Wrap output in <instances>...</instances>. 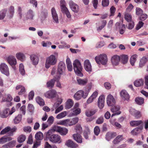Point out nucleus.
Returning a JSON list of instances; mask_svg holds the SVG:
<instances>
[{"label":"nucleus","mask_w":148,"mask_h":148,"mask_svg":"<svg viewBox=\"0 0 148 148\" xmlns=\"http://www.w3.org/2000/svg\"><path fill=\"white\" fill-rule=\"evenodd\" d=\"M91 88V86H89L84 91L82 90L78 91L74 95V98L77 100H79L82 98L85 99L88 96Z\"/></svg>","instance_id":"1"},{"label":"nucleus","mask_w":148,"mask_h":148,"mask_svg":"<svg viewBox=\"0 0 148 148\" xmlns=\"http://www.w3.org/2000/svg\"><path fill=\"white\" fill-rule=\"evenodd\" d=\"M78 118L76 117L71 119H67L60 121L58 122L57 124L67 127L75 125L78 122Z\"/></svg>","instance_id":"2"},{"label":"nucleus","mask_w":148,"mask_h":148,"mask_svg":"<svg viewBox=\"0 0 148 148\" xmlns=\"http://www.w3.org/2000/svg\"><path fill=\"white\" fill-rule=\"evenodd\" d=\"M73 65L75 74L78 76H83V74L82 73V67L79 60L77 59L75 60L73 62Z\"/></svg>","instance_id":"3"},{"label":"nucleus","mask_w":148,"mask_h":148,"mask_svg":"<svg viewBox=\"0 0 148 148\" xmlns=\"http://www.w3.org/2000/svg\"><path fill=\"white\" fill-rule=\"evenodd\" d=\"M57 62V59L56 56L53 55H51L46 58L45 67L47 69H49L51 66L56 64Z\"/></svg>","instance_id":"4"},{"label":"nucleus","mask_w":148,"mask_h":148,"mask_svg":"<svg viewBox=\"0 0 148 148\" xmlns=\"http://www.w3.org/2000/svg\"><path fill=\"white\" fill-rule=\"evenodd\" d=\"M95 61L97 63L100 64L106 65L107 64L108 60L106 54H103L99 56H96L95 58Z\"/></svg>","instance_id":"5"},{"label":"nucleus","mask_w":148,"mask_h":148,"mask_svg":"<svg viewBox=\"0 0 148 148\" xmlns=\"http://www.w3.org/2000/svg\"><path fill=\"white\" fill-rule=\"evenodd\" d=\"M68 3L70 8L73 12L75 13H77L79 12V7L77 4L71 0H70Z\"/></svg>","instance_id":"6"},{"label":"nucleus","mask_w":148,"mask_h":148,"mask_svg":"<svg viewBox=\"0 0 148 148\" xmlns=\"http://www.w3.org/2000/svg\"><path fill=\"white\" fill-rule=\"evenodd\" d=\"M0 71L2 73L7 76H8L10 75L8 67L5 63H2L0 64Z\"/></svg>","instance_id":"7"},{"label":"nucleus","mask_w":148,"mask_h":148,"mask_svg":"<svg viewBox=\"0 0 148 148\" xmlns=\"http://www.w3.org/2000/svg\"><path fill=\"white\" fill-rule=\"evenodd\" d=\"M56 91L54 89H51L46 92L44 94V95L47 98L52 99L56 97Z\"/></svg>","instance_id":"8"},{"label":"nucleus","mask_w":148,"mask_h":148,"mask_svg":"<svg viewBox=\"0 0 148 148\" xmlns=\"http://www.w3.org/2000/svg\"><path fill=\"white\" fill-rule=\"evenodd\" d=\"M6 60L12 66H14L17 64L16 60L13 56H9L6 58Z\"/></svg>","instance_id":"9"},{"label":"nucleus","mask_w":148,"mask_h":148,"mask_svg":"<svg viewBox=\"0 0 148 148\" xmlns=\"http://www.w3.org/2000/svg\"><path fill=\"white\" fill-rule=\"evenodd\" d=\"M66 68L65 64L63 62H60L58 66V73L60 75L63 74L65 71Z\"/></svg>","instance_id":"10"},{"label":"nucleus","mask_w":148,"mask_h":148,"mask_svg":"<svg viewBox=\"0 0 148 148\" xmlns=\"http://www.w3.org/2000/svg\"><path fill=\"white\" fill-rule=\"evenodd\" d=\"M120 58L119 56L114 55L111 58V63L113 66H118L119 63Z\"/></svg>","instance_id":"11"},{"label":"nucleus","mask_w":148,"mask_h":148,"mask_svg":"<svg viewBox=\"0 0 148 148\" xmlns=\"http://www.w3.org/2000/svg\"><path fill=\"white\" fill-rule=\"evenodd\" d=\"M54 130L55 131L59 132L62 135H66L68 132V130L67 129L58 126L54 127Z\"/></svg>","instance_id":"12"},{"label":"nucleus","mask_w":148,"mask_h":148,"mask_svg":"<svg viewBox=\"0 0 148 148\" xmlns=\"http://www.w3.org/2000/svg\"><path fill=\"white\" fill-rule=\"evenodd\" d=\"M116 101L113 97L111 94L108 95L107 98V103L108 106H112L115 104Z\"/></svg>","instance_id":"13"},{"label":"nucleus","mask_w":148,"mask_h":148,"mask_svg":"<svg viewBox=\"0 0 148 148\" xmlns=\"http://www.w3.org/2000/svg\"><path fill=\"white\" fill-rule=\"evenodd\" d=\"M30 58L32 64L34 65L38 64L39 62V58L38 56L35 54L31 55Z\"/></svg>","instance_id":"14"},{"label":"nucleus","mask_w":148,"mask_h":148,"mask_svg":"<svg viewBox=\"0 0 148 148\" xmlns=\"http://www.w3.org/2000/svg\"><path fill=\"white\" fill-rule=\"evenodd\" d=\"M84 66L86 71L89 73L92 71V66L89 60H85L84 62Z\"/></svg>","instance_id":"15"},{"label":"nucleus","mask_w":148,"mask_h":148,"mask_svg":"<svg viewBox=\"0 0 148 148\" xmlns=\"http://www.w3.org/2000/svg\"><path fill=\"white\" fill-rule=\"evenodd\" d=\"M51 13L53 22L56 23H58L59 21L58 15L55 8L53 7L51 9Z\"/></svg>","instance_id":"16"},{"label":"nucleus","mask_w":148,"mask_h":148,"mask_svg":"<svg viewBox=\"0 0 148 148\" xmlns=\"http://www.w3.org/2000/svg\"><path fill=\"white\" fill-rule=\"evenodd\" d=\"M49 140L50 141L54 143H60L61 142L60 136L56 134L51 136L50 137Z\"/></svg>","instance_id":"17"},{"label":"nucleus","mask_w":148,"mask_h":148,"mask_svg":"<svg viewBox=\"0 0 148 148\" xmlns=\"http://www.w3.org/2000/svg\"><path fill=\"white\" fill-rule=\"evenodd\" d=\"M105 98L103 96H100L98 99V105L100 109H102L104 106Z\"/></svg>","instance_id":"18"},{"label":"nucleus","mask_w":148,"mask_h":148,"mask_svg":"<svg viewBox=\"0 0 148 148\" xmlns=\"http://www.w3.org/2000/svg\"><path fill=\"white\" fill-rule=\"evenodd\" d=\"M121 98L123 100H128L130 98V96L127 92L125 90H122L120 93Z\"/></svg>","instance_id":"19"},{"label":"nucleus","mask_w":148,"mask_h":148,"mask_svg":"<svg viewBox=\"0 0 148 148\" xmlns=\"http://www.w3.org/2000/svg\"><path fill=\"white\" fill-rule=\"evenodd\" d=\"M74 139L77 143H82V138L81 136L78 133L73 135Z\"/></svg>","instance_id":"20"},{"label":"nucleus","mask_w":148,"mask_h":148,"mask_svg":"<svg viewBox=\"0 0 148 148\" xmlns=\"http://www.w3.org/2000/svg\"><path fill=\"white\" fill-rule=\"evenodd\" d=\"M65 145L67 147L71 148H75L78 146L77 144L74 143L72 140L70 139L66 141Z\"/></svg>","instance_id":"21"},{"label":"nucleus","mask_w":148,"mask_h":148,"mask_svg":"<svg viewBox=\"0 0 148 148\" xmlns=\"http://www.w3.org/2000/svg\"><path fill=\"white\" fill-rule=\"evenodd\" d=\"M34 14L33 11L31 9L29 10L26 14V18L27 19L32 20L33 19Z\"/></svg>","instance_id":"22"},{"label":"nucleus","mask_w":148,"mask_h":148,"mask_svg":"<svg viewBox=\"0 0 148 148\" xmlns=\"http://www.w3.org/2000/svg\"><path fill=\"white\" fill-rule=\"evenodd\" d=\"M73 100L71 99H68L66 103L65 108L66 109H70L73 107Z\"/></svg>","instance_id":"23"},{"label":"nucleus","mask_w":148,"mask_h":148,"mask_svg":"<svg viewBox=\"0 0 148 148\" xmlns=\"http://www.w3.org/2000/svg\"><path fill=\"white\" fill-rule=\"evenodd\" d=\"M16 57L17 59L21 61H25L26 59V56L25 54L22 52H18L16 54Z\"/></svg>","instance_id":"24"},{"label":"nucleus","mask_w":148,"mask_h":148,"mask_svg":"<svg viewBox=\"0 0 148 148\" xmlns=\"http://www.w3.org/2000/svg\"><path fill=\"white\" fill-rule=\"evenodd\" d=\"M10 114V109L7 108L4 109L1 113L0 116L2 118H6L8 117Z\"/></svg>","instance_id":"25"},{"label":"nucleus","mask_w":148,"mask_h":148,"mask_svg":"<svg viewBox=\"0 0 148 148\" xmlns=\"http://www.w3.org/2000/svg\"><path fill=\"white\" fill-rule=\"evenodd\" d=\"M12 138L4 136L0 138V144H3L12 140Z\"/></svg>","instance_id":"26"},{"label":"nucleus","mask_w":148,"mask_h":148,"mask_svg":"<svg viewBox=\"0 0 148 148\" xmlns=\"http://www.w3.org/2000/svg\"><path fill=\"white\" fill-rule=\"evenodd\" d=\"M144 83V80L143 79H140L135 80L134 82V84L136 86L138 87L143 86Z\"/></svg>","instance_id":"27"},{"label":"nucleus","mask_w":148,"mask_h":148,"mask_svg":"<svg viewBox=\"0 0 148 148\" xmlns=\"http://www.w3.org/2000/svg\"><path fill=\"white\" fill-rule=\"evenodd\" d=\"M77 82L78 84L81 86H84L87 83L88 80V79H79L77 80Z\"/></svg>","instance_id":"28"},{"label":"nucleus","mask_w":148,"mask_h":148,"mask_svg":"<svg viewBox=\"0 0 148 148\" xmlns=\"http://www.w3.org/2000/svg\"><path fill=\"white\" fill-rule=\"evenodd\" d=\"M56 80V77L47 82V86L48 88H52L54 85Z\"/></svg>","instance_id":"29"},{"label":"nucleus","mask_w":148,"mask_h":148,"mask_svg":"<svg viewBox=\"0 0 148 148\" xmlns=\"http://www.w3.org/2000/svg\"><path fill=\"white\" fill-rule=\"evenodd\" d=\"M116 134L115 133L108 132L106 135V138L107 141H109L112 138H114Z\"/></svg>","instance_id":"30"},{"label":"nucleus","mask_w":148,"mask_h":148,"mask_svg":"<svg viewBox=\"0 0 148 148\" xmlns=\"http://www.w3.org/2000/svg\"><path fill=\"white\" fill-rule=\"evenodd\" d=\"M67 68L69 71H71L73 70V66L70 59L68 58L66 60Z\"/></svg>","instance_id":"31"},{"label":"nucleus","mask_w":148,"mask_h":148,"mask_svg":"<svg viewBox=\"0 0 148 148\" xmlns=\"http://www.w3.org/2000/svg\"><path fill=\"white\" fill-rule=\"evenodd\" d=\"M123 140V136L122 135H119L114 140L112 143L114 144H116L119 143Z\"/></svg>","instance_id":"32"},{"label":"nucleus","mask_w":148,"mask_h":148,"mask_svg":"<svg viewBox=\"0 0 148 148\" xmlns=\"http://www.w3.org/2000/svg\"><path fill=\"white\" fill-rule=\"evenodd\" d=\"M60 43L61 45H59L58 46V48L60 49L69 48L70 47V46L69 45L66 44L64 41H61Z\"/></svg>","instance_id":"33"},{"label":"nucleus","mask_w":148,"mask_h":148,"mask_svg":"<svg viewBox=\"0 0 148 148\" xmlns=\"http://www.w3.org/2000/svg\"><path fill=\"white\" fill-rule=\"evenodd\" d=\"M142 123V121L141 120L132 121L130 122V124L132 126L135 127L140 125Z\"/></svg>","instance_id":"34"},{"label":"nucleus","mask_w":148,"mask_h":148,"mask_svg":"<svg viewBox=\"0 0 148 148\" xmlns=\"http://www.w3.org/2000/svg\"><path fill=\"white\" fill-rule=\"evenodd\" d=\"M97 112L96 109H92L88 110L86 112V115L88 117H90L94 115Z\"/></svg>","instance_id":"35"},{"label":"nucleus","mask_w":148,"mask_h":148,"mask_svg":"<svg viewBox=\"0 0 148 148\" xmlns=\"http://www.w3.org/2000/svg\"><path fill=\"white\" fill-rule=\"evenodd\" d=\"M5 97L6 98H5L4 97L2 99V101L3 102H10L13 99V98L12 97L11 95L10 94H7L6 95H5Z\"/></svg>","instance_id":"36"},{"label":"nucleus","mask_w":148,"mask_h":148,"mask_svg":"<svg viewBox=\"0 0 148 148\" xmlns=\"http://www.w3.org/2000/svg\"><path fill=\"white\" fill-rule=\"evenodd\" d=\"M43 134L40 132H37L35 135V138L37 140H42L43 138Z\"/></svg>","instance_id":"37"},{"label":"nucleus","mask_w":148,"mask_h":148,"mask_svg":"<svg viewBox=\"0 0 148 148\" xmlns=\"http://www.w3.org/2000/svg\"><path fill=\"white\" fill-rule=\"evenodd\" d=\"M7 12L6 9H3L0 11V20H3L5 18Z\"/></svg>","instance_id":"38"},{"label":"nucleus","mask_w":148,"mask_h":148,"mask_svg":"<svg viewBox=\"0 0 148 148\" xmlns=\"http://www.w3.org/2000/svg\"><path fill=\"white\" fill-rule=\"evenodd\" d=\"M137 57V55L136 54L134 55L131 56L130 59V62L131 65L132 66L134 65Z\"/></svg>","instance_id":"39"},{"label":"nucleus","mask_w":148,"mask_h":148,"mask_svg":"<svg viewBox=\"0 0 148 148\" xmlns=\"http://www.w3.org/2000/svg\"><path fill=\"white\" fill-rule=\"evenodd\" d=\"M142 129V127L136 128L133 130L131 132L132 134L135 135L140 133Z\"/></svg>","instance_id":"40"},{"label":"nucleus","mask_w":148,"mask_h":148,"mask_svg":"<svg viewBox=\"0 0 148 148\" xmlns=\"http://www.w3.org/2000/svg\"><path fill=\"white\" fill-rule=\"evenodd\" d=\"M36 102L40 106H43L45 104V102L43 99L39 97H38L36 98Z\"/></svg>","instance_id":"41"},{"label":"nucleus","mask_w":148,"mask_h":148,"mask_svg":"<svg viewBox=\"0 0 148 148\" xmlns=\"http://www.w3.org/2000/svg\"><path fill=\"white\" fill-rule=\"evenodd\" d=\"M19 71L21 75L24 76L25 75V73L24 66L22 63L20 64L19 65Z\"/></svg>","instance_id":"42"},{"label":"nucleus","mask_w":148,"mask_h":148,"mask_svg":"<svg viewBox=\"0 0 148 148\" xmlns=\"http://www.w3.org/2000/svg\"><path fill=\"white\" fill-rule=\"evenodd\" d=\"M147 60L145 56L143 57L140 61L139 65V66L140 67H142L143 66L147 61Z\"/></svg>","instance_id":"43"},{"label":"nucleus","mask_w":148,"mask_h":148,"mask_svg":"<svg viewBox=\"0 0 148 148\" xmlns=\"http://www.w3.org/2000/svg\"><path fill=\"white\" fill-rule=\"evenodd\" d=\"M107 23L106 21L103 20L102 21V24L101 25L97 27V30L99 32L101 31L106 25Z\"/></svg>","instance_id":"44"},{"label":"nucleus","mask_w":148,"mask_h":148,"mask_svg":"<svg viewBox=\"0 0 148 148\" xmlns=\"http://www.w3.org/2000/svg\"><path fill=\"white\" fill-rule=\"evenodd\" d=\"M66 115V112L64 111L57 115L56 116V118L58 119H60L65 117Z\"/></svg>","instance_id":"45"},{"label":"nucleus","mask_w":148,"mask_h":148,"mask_svg":"<svg viewBox=\"0 0 148 148\" xmlns=\"http://www.w3.org/2000/svg\"><path fill=\"white\" fill-rule=\"evenodd\" d=\"M75 129L77 133H80L82 132V127L80 124H77L75 127Z\"/></svg>","instance_id":"46"},{"label":"nucleus","mask_w":148,"mask_h":148,"mask_svg":"<svg viewBox=\"0 0 148 148\" xmlns=\"http://www.w3.org/2000/svg\"><path fill=\"white\" fill-rule=\"evenodd\" d=\"M22 116L21 114H18L15 118L14 122L15 124L19 123L21 120Z\"/></svg>","instance_id":"47"},{"label":"nucleus","mask_w":148,"mask_h":148,"mask_svg":"<svg viewBox=\"0 0 148 148\" xmlns=\"http://www.w3.org/2000/svg\"><path fill=\"white\" fill-rule=\"evenodd\" d=\"M25 136L23 134H22L20 135L18 138L17 141L19 143H22L25 140Z\"/></svg>","instance_id":"48"},{"label":"nucleus","mask_w":148,"mask_h":148,"mask_svg":"<svg viewBox=\"0 0 148 148\" xmlns=\"http://www.w3.org/2000/svg\"><path fill=\"white\" fill-rule=\"evenodd\" d=\"M135 101L137 104L141 105L143 103L144 99L142 97H138L136 99Z\"/></svg>","instance_id":"49"},{"label":"nucleus","mask_w":148,"mask_h":148,"mask_svg":"<svg viewBox=\"0 0 148 148\" xmlns=\"http://www.w3.org/2000/svg\"><path fill=\"white\" fill-rule=\"evenodd\" d=\"M125 18L128 22L131 21L132 20V16L130 14L128 13H125Z\"/></svg>","instance_id":"50"},{"label":"nucleus","mask_w":148,"mask_h":148,"mask_svg":"<svg viewBox=\"0 0 148 148\" xmlns=\"http://www.w3.org/2000/svg\"><path fill=\"white\" fill-rule=\"evenodd\" d=\"M121 59L122 63L124 64H126L128 60V56L127 55H123L121 56Z\"/></svg>","instance_id":"51"},{"label":"nucleus","mask_w":148,"mask_h":148,"mask_svg":"<svg viewBox=\"0 0 148 148\" xmlns=\"http://www.w3.org/2000/svg\"><path fill=\"white\" fill-rule=\"evenodd\" d=\"M73 111L72 114L73 115H76L79 114L81 112L80 108H74L72 110Z\"/></svg>","instance_id":"52"},{"label":"nucleus","mask_w":148,"mask_h":148,"mask_svg":"<svg viewBox=\"0 0 148 148\" xmlns=\"http://www.w3.org/2000/svg\"><path fill=\"white\" fill-rule=\"evenodd\" d=\"M60 78V76H58V77H56V86L60 88H62L61 84L59 81Z\"/></svg>","instance_id":"53"},{"label":"nucleus","mask_w":148,"mask_h":148,"mask_svg":"<svg viewBox=\"0 0 148 148\" xmlns=\"http://www.w3.org/2000/svg\"><path fill=\"white\" fill-rule=\"evenodd\" d=\"M143 10L140 8L137 7L136 9V14L138 16H140L143 14Z\"/></svg>","instance_id":"54"},{"label":"nucleus","mask_w":148,"mask_h":148,"mask_svg":"<svg viewBox=\"0 0 148 148\" xmlns=\"http://www.w3.org/2000/svg\"><path fill=\"white\" fill-rule=\"evenodd\" d=\"M10 130V128L9 127H7L5 128L1 131L0 133L1 135L4 134L9 131Z\"/></svg>","instance_id":"55"},{"label":"nucleus","mask_w":148,"mask_h":148,"mask_svg":"<svg viewBox=\"0 0 148 148\" xmlns=\"http://www.w3.org/2000/svg\"><path fill=\"white\" fill-rule=\"evenodd\" d=\"M125 29V25L124 24H121L119 28V33L121 34H123L124 32Z\"/></svg>","instance_id":"56"},{"label":"nucleus","mask_w":148,"mask_h":148,"mask_svg":"<svg viewBox=\"0 0 148 148\" xmlns=\"http://www.w3.org/2000/svg\"><path fill=\"white\" fill-rule=\"evenodd\" d=\"M109 0H102V5L103 7L108 6L109 4Z\"/></svg>","instance_id":"57"},{"label":"nucleus","mask_w":148,"mask_h":148,"mask_svg":"<svg viewBox=\"0 0 148 148\" xmlns=\"http://www.w3.org/2000/svg\"><path fill=\"white\" fill-rule=\"evenodd\" d=\"M120 110V107L119 106H115L111 109V111L113 112H117Z\"/></svg>","instance_id":"58"},{"label":"nucleus","mask_w":148,"mask_h":148,"mask_svg":"<svg viewBox=\"0 0 148 148\" xmlns=\"http://www.w3.org/2000/svg\"><path fill=\"white\" fill-rule=\"evenodd\" d=\"M56 110L55 112V113L57 114L63 110V105H61L60 106L56 108Z\"/></svg>","instance_id":"59"},{"label":"nucleus","mask_w":148,"mask_h":148,"mask_svg":"<svg viewBox=\"0 0 148 148\" xmlns=\"http://www.w3.org/2000/svg\"><path fill=\"white\" fill-rule=\"evenodd\" d=\"M100 132V129L99 127L98 126H96L94 129V132L95 134L98 136Z\"/></svg>","instance_id":"60"},{"label":"nucleus","mask_w":148,"mask_h":148,"mask_svg":"<svg viewBox=\"0 0 148 148\" xmlns=\"http://www.w3.org/2000/svg\"><path fill=\"white\" fill-rule=\"evenodd\" d=\"M9 11L11 15V17H12L14 12V6H10L9 8Z\"/></svg>","instance_id":"61"},{"label":"nucleus","mask_w":148,"mask_h":148,"mask_svg":"<svg viewBox=\"0 0 148 148\" xmlns=\"http://www.w3.org/2000/svg\"><path fill=\"white\" fill-rule=\"evenodd\" d=\"M90 133V131L88 129L87 130L84 132L83 133L84 136L86 139H87L88 138V135Z\"/></svg>","instance_id":"62"},{"label":"nucleus","mask_w":148,"mask_h":148,"mask_svg":"<svg viewBox=\"0 0 148 148\" xmlns=\"http://www.w3.org/2000/svg\"><path fill=\"white\" fill-rule=\"evenodd\" d=\"M110 16H113L114 15V14L115 12L116 9L115 7L113 6L110 9Z\"/></svg>","instance_id":"63"},{"label":"nucleus","mask_w":148,"mask_h":148,"mask_svg":"<svg viewBox=\"0 0 148 148\" xmlns=\"http://www.w3.org/2000/svg\"><path fill=\"white\" fill-rule=\"evenodd\" d=\"M54 120V118L52 116L49 117L47 120V122L48 124H51L53 123Z\"/></svg>","instance_id":"64"}]
</instances>
